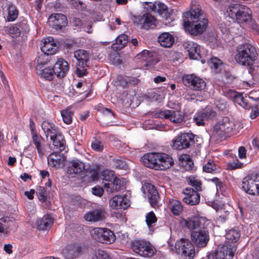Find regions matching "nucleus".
Instances as JSON below:
<instances>
[{"label": "nucleus", "mask_w": 259, "mask_h": 259, "mask_svg": "<svg viewBox=\"0 0 259 259\" xmlns=\"http://www.w3.org/2000/svg\"><path fill=\"white\" fill-rule=\"evenodd\" d=\"M203 222L204 220L202 218L194 217L186 220L185 224L189 230L193 231L204 228L203 224Z\"/></svg>", "instance_id": "28"}, {"label": "nucleus", "mask_w": 259, "mask_h": 259, "mask_svg": "<svg viewBox=\"0 0 259 259\" xmlns=\"http://www.w3.org/2000/svg\"><path fill=\"white\" fill-rule=\"evenodd\" d=\"M195 136L192 133H183L172 140V148L177 150L190 148L194 144Z\"/></svg>", "instance_id": "8"}, {"label": "nucleus", "mask_w": 259, "mask_h": 259, "mask_svg": "<svg viewBox=\"0 0 259 259\" xmlns=\"http://www.w3.org/2000/svg\"><path fill=\"white\" fill-rule=\"evenodd\" d=\"M51 56L43 53L36 59V63L38 66H43L50 60Z\"/></svg>", "instance_id": "48"}, {"label": "nucleus", "mask_w": 259, "mask_h": 259, "mask_svg": "<svg viewBox=\"0 0 259 259\" xmlns=\"http://www.w3.org/2000/svg\"><path fill=\"white\" fill-rule=\"evenodd\" d=\"M242 188L248 194L259 195V181L250 177H246L242 182Z\"/></svg>", "instance_id": "15"}, {"label": "nucleus", "mask_w": 259, "mask_h": 259, "mask_svg": "<svg viewBox=\"0 0 259 259\" xmlns=\"http://www.w3.org/2000/svg\"><path fill=\"white\" fill-rule=\"evenodd\" d=\"M54 148L53 150L54 151H58L59 153L63 151L65 148V141L63 139V137L61 135H58V133L53 137L52 139Z\"/></svg>", "instance_id": "30"}, {"label": "nucleus", "mask_w": 259, "mask_h": 259, "mask_svg": "<svg viewBox=\"0 0 259 259\" xmlns=\"http://www.w3.org/2000/svg\"><path fill=\"white\" fill-rule=\"evenodd\" d=\"M246 150L243 146H241L238 149V156L241 159H243L246 157Z\"/></svg>", "instance_id": "62"}, {"label": "nucleus", "mask_w": 259, "mask_h": 259, "mask_svg": "<svg viewBox=\"0 0 259 259\" xmlns=\"http://www.w3.org/2000/svg\"><path fill=\"white\" fill-rule=\"evenodd\" d=\"M135 58L145 62V66L152 67L158 62L155 53L147 50H144L136 55Z\"/></svg>", "instance_id": "20"}, {"label": "nucleus", "mask_w": 259, "mask_h": 259, "mask_svg": "<svg viewBox=\"0 0 259 259\" xmlns=\"http://www.w3.org/2000/svg\"><path fill=\"white\" fill-rule=\"evenodd\" d=\"M145 219L146 224L149 227H152L157 221V217L153 211L148 213L145 217Z\"/></svg>", "instance_id": "46"}, {"label": "nucleus", "mask_w": 259, "mask_h": 259, "mask_svg": "<svg viewBox=\"0 0 259 259\" xmlns=\"http://www.w3.org/2000/svg\"><path fill=\"white\" fill-rule=\"evenodd\" d=\"M9 32L10 34H14L16 36H19L20 34V30L17 26H13L9 29Z\"/></svg>", "instance_id": "60"}, {"label": "nucleus", "mask_w": 259, "mask_h": 259, "mask_svg": "<svg viewBox=\"0 0 259 259\" xmlns=\"http://www.w3.org/2000/svg\"><path fill=\"white\" fill-rule=\"evenodd\" d=\"M229 16L239 23L250 22L252 11L246 6L238 4H231L227 9Z\"/></svg>", "instance_id": "3"}, {"label": "nucleus", "mask_w": 259, "mask_h": 259, "mask_svg": "<svg viewBox=\"0 0 259 259\" xmlns=\"http://www.w3.org/2000/svg\"><path fill=\"white\" fill-rule=\"evenodd\" d=\"M203 170L206 172H212L216 169V166L213 162L208 161L203 167Z\"/></svg>", "instance_id": "55"}, {"label": "nucleus", "mask_w": 259, "mask_h": 259, "mask_svg": "<svg viewBox=\"0 0 259 259\" xmlns=\"http://www.w3.org/2000/svg\"><path fill=\"white\" fill-rule=\"evenodd\" d=\"M184 46L185 50L188 52L190 59L199 60L201 58L200 55L199 48L198 47L197 44L193 42H188L185 43Z\"/></svg>", "instance_id": "29"}, {"label": "nucleus", "mask_w": 259, "mask_h": 259, "mask_svg": "<svg viewBox=\"0 0 259 259\" xmlns=\"http://www.w3.org/2000/svg\"><path fill=\"white\" fill-rule=\"evenodd\" d=\"M158 153H149L141 158V161L146 167L157 170Z\"/></svg>", "instance_id": "25"}, {"label": "nucleus", "mask_w": 259, "mask_h": 259, "mask_svg": "<svg viewBox=\"0 0 259 259\" xmlns=\"http://www.w3.org/2000/svg\"><path fill=\"white\" fill-rule=\"evenodd\" d=\"M257 57L256 48L250 43H242L236 48L234 59L236 63L240 65L249 66L251 69Z\"/></svg>", "instance_id": "2"}, {"label": "nucleus", "mask_w": 259, "mask_h": 259, "mask_svg": "<svg viewBox=\"0 0 259 259\" xmlns=\"http://www.w3.org/2000/svg\"><path fill=\"white\" fill-rule=\"evenodd\" d=\"M36 223L39 229L44 230L51 226L53 223V219L50 215H46L39 219Z\"/></svg>", "instance_id": "33"}, {"label": "nucleus", "mask_w": 259, "mask_h": 259, "mask_svg": "<svg viewBox=\"0 0 259 259\" xmlns=\"http://www.w3.org/2000/svg\"><path fill=\"white\" fill-rule=\"evenodd\" d=\"M41 127L47 138L50 136V139H52L53 137L55 136L56 133H58V130L55 125L47 121H44L42 123Z\"/></svg>", "instance_id": "31"}, {"label": "nucleus", "mask_w": 259, "mask_h": 259, "mask_svg": "<svg viewBox=\"0 0 259 259\" xmlns=\"http://www.w3.org/2000/svg\"><path fill=\"white\" fill-rule=\"evenodd\" d=\"M177 253L181 254L184 259H192L195 256V247L192 243L187 239H182L175 244Z\"/></svg>", "instance_id": "9"}, {"label": "nucleus", "mask_w": 259, "mask_h": 259, "mask_svg": "<svg viewBox=\"0 0 259 259\" xmlns=\"http://www.w3.org/2000/svg\"><path fill=\"white\" fill-rule=\"evenodd\" d=\"M92 193L99 197H101L103 195L104 190L102 188L99 186H96L92 188Z\"/></svg>", "instance_id": "58"}, {"label": "nucleus", "mask_w": 259, "mask_h": 259, "mask_svg": "<svg viewBox=\"0 0 259 259\" xmlns=\"http://www.w3.org/2000/svg\"><path fill=\"white\" fill-rule=\"evenodd\" d=\"M74 57L76 59L75 74L79 77L87 75L90 65L89 53L84 50H78L74 52Z\"/></svg>", "instance_id": "4"}, {"label": "nucleus", "mask_w": 259, "mask_h": 259, "mask_svg": "<svg viewBox=\"0 0 259 259\" xmlns=\"http://www.w3.org/2000/svg\"><path fill=\"white\" fill-rule=\"evenodd\" d=\"M234 123L227 117H224L214 126L212 130L213 136L219 139L224 138L233 131Z\"/></svg>", "instance_id": "6"}, {"label": "nucleus", "mask_w": 259, "mask_h": 259, "mask_svg": "<svg viewBox=\"0 0 259 259\" xmlns=\"http://www.w3.org/2000/svg\"><path fill=\"white\" fill-rule=\"evenodd\" d=\"M36 193L37 194L38 198L40 200L42 201H45L47 199V191L45 187H39L38 188Z\"/></svg>", "instance_id": "50"}, {"label": "nucleus", "mask_w": 259, "mask_h": 259, "mask_svg": "<svg viewBox=\"0 0 259 259\" xmlns=\"http://www.w3.org/2000/svg\"><path fill=\"white\" fill-rule=\"evenodd\" d=\"M191 239L196 247L203 248L206 246L209 240V232L205 228L193 231L191 233Z\"/></svg>", "instance_id": "10"}, {"label": "nucleus", "mask_w": 259, "mask_h": 259, "mask_svg": "<svg viewBox=\"0 0 259 259\" xmlns=\"http://www.w3.org/2000/svg\"><path fill=\"white\" fill-rule=\"evenodd\" d=\"M134 23L141 25L142 28L148 30L154 29L158 24V21L154 16L149 13H145L142 15L134 17Z\"/></svg>", "instance_id": "11"}, {"label": "nucleus", "mask_w": 259, "mask_h": 259, "mask_svg": "<svg viewBox=\"0 0 259 259\" xmlns=\"http://www.w3.org/2000/svg\"><path fill=\"white\" fill-rule=\"evenodd\" d=\"M234 102L240 105L241 106L243 107L244 108H245L246 109H249L251 107V106H250L247 103V101L246 98H245L242 94L239 93L238 94V95L236 96V98H235L234 100L233 101Z\"/></svg>", "instance_id": "38"}, {"label": "nucleus", "mask_w": 259, "mask_h": 259, "mask_svg": "<svg viewBox=\"0 0 259 259\" xmlns=\"http://www.w3.org/2000/svg\"><path fill=\"white\" fill-rule=\"evenodd\" d=\"M188 183L190 185L194 187L197 192L201 191V182L196 177L190 176L188 178Z\"/></svg>", "instance_id": "44"}, {"label": "nucleus", "mask_w": 259, "mask_h": 259, "mask_svg": "<svg viewBox=\"0 0 259 259\" xmlns=\"http://www.w3.org/2000/svg\"><path fill=\"white\" fill-rule=\"evenodd\" d=\"M68 1L77 10H82L84 8V4L79 0H68Z\"/></svg>", "instance_id": "52"}, {"label": "nucleus", "mask_w": 259, "mask_h": 259, "mask_svg": "<svg viewBox=\"0 0 259 259\" xmlns=\"http://www.w3.org/2000/svg\"><path fill=\"white\" fill-rule=\"evenodd\" d=\"M128 40V38L127 35L120 34L116 38V42L113 44V48L116 50H120L125 46Z\"/></svg>", "instance_id": "34"}, {"label": "nucleus", "mask_w": 259, "mask_h": 259, "mask_svg": "<svg viewBox=\"0 0 259 259\" xmlns=\"http://www.w3.org/2000/svg\"><path fill=\"white\" fill-rule=\"evenodd\" d=\"M158 42L162 47H170L174 42V38L168 33H162L158 38Z\"/></svg>", "instance_id": "32"}, {"label": "nucleus", "mask_w": 259, "mask_h": 259, "mask_svg": "<svg viewBox=\"0 0 259 259\" xmlns=\"http://www.w3.org/2000/svg\"><path fill=\"white\" fill-rule=\"evenodd\" d=\"M8 15L7 19L8 21H13L18 17V11L13 6H10L8 9Z\"/></svg>", "instance_id": "45"}, {"label": "nucleus", "mask_w": 259, "mask_h": 259, "mask_svg": "<svg viewBox=\"0 0 259 259\" xmlns=\"http://www.w3.org/2000/svg\"><path fill=\"white\" fill-rule=\"evenodd\" d=\"M235 249L231 245L223 244L219 247L216 252L210 253L208 258L216 259H232Z\"/></svg>", "instance_id": "13"}, {"label": "nucleus", "mask_w": 259, "mask_h": 259, "mask_svg": "<svg viewBox=\"0 0 259 259\" xmlns=\"http://www.w3.org/2000/svg\"><path fill=\"white\" fill-rule=\"evenodd\" d=\"M61 113L63 121L65 123L69 124L71 123L73 113L71 110L70 108H67V109L62 110Z\"/></svg>", "instance_id": "39"}, {"label": "nucleus", "mask_w": 259, "mask_h": 259, "mask_svg": "<svg viewBox=\"0 0 259 259\" xmlns=\"http://www.w3.org/2000/svg\"><path fill=\"white\" fill-rule=\"evenodd\" d=\"M170 207L172 213L176 215H179L183 211L181 203L177 200H173L171 202Z\"/></svg>", "instance_id": "37"}, {"label": "nucleus", "mask_w": 259, "mask_h": 259, "mask_svg": "<svg viewBox=\"0 0 259 259\" xmlns=\"http://www.w3.org/2000/svg\"><path fill=\"white\" fill-rule=\"evenodd\" d=\"M59 153L58 151H54L52 153L50 154L48 157V162L50 164H53V166H56V165L58 163H59L60 161L61 160L60 158H54V156L55 157L57 156V154Z\"/></svg>", "instance_id": "49"}, {"label": "nucleus", "mask_w": 259, "mask_h": 259, "mask_svg": "<svg viewBox=\"0 0 259 259\" xmlns=\"http://www.w3.org/2000/svg\"><path fill=\"white\" fill-rule=\"evenodd\" d=\"M240 231L235 229L230 230L226 234V239L232 242H237L240 238Z\"/></svg>", "instance_id": "36"}, {"label": "nucleus", "mask_w": 259, "mask_h": 259, "mask_svg": "<svg viewBox=\"0 0 259 259\" xmlns=\"http://www.w3.org/2000/svg\"><path fill=\"white\" fill-rule=\"evenodd\" d=\"M201 111L206 121L213 119L217 116V112L211 108H207Z\"/></svg>", "instance_id": "43"}, {"label": "nucleus", "mask_w": 259, "mask_h": 259, "mask_svg": "<svg viewBox=\"0 0 259 259\" xmlns=\"http://www.w3.org/2000/svg\"><path fill=\"white\" fill-rule=\"evenodd\" d=\"M104 187L108 193H113L115 192V190H114V185L112 182L105 183Z\"/></svg>", "instance_id": "59"}, {"label": "nucleus", "mask_w": 259, "mask_h": 259, "mask_svg": "<svg viewBox=\"0 0 259 259\" xmlns=\"http://www.w3.org/2000/svg\"><path fill=\"white\" fill-rule=\"evenodd\" d=\"M91 234L94 239L102 243L110 244L115 240L114 233L107 228H95L91 231Z\"/></svg>", "instance_id": "7"}, {"label": "nucleus", "mask_w": 259, "mask_h": 259, "mask_svg": "<svg viewBox=\"0 0 259 259\" xmlns=\"http://www.w3.org/2000/svg\"><path fill=\"white\" fill-rule=\"evenodd\" d=\"M91 146L93 149L97 151H101L104 148V144L97 140L92 142Z\"/></svg>", "instance_id": "53"}, {"label": "nucleus", "mask_w": 259, "mask_h": 259, "mask_svg": "<svg viewBox=\"0 0 259 259\" xmlns=\"http://www.w3.org/2000/svg\"><path fill=\"white\" fill-rule=\"evenodd\" d=\"M155 117L168 119L174 123H180L183 121L184 116L179 111L172 110H165L155 114Z\"/></svg>", "instance_id": "16"}, {"label": "nucleus", "mask_w": 259, "mask_h": 259, "mask_svg": "<svg viewBox=\"0 0 259 259\" xmlns=\"http://www.w3.org/2000/svg\"><path fill=\"white\" fill-rule=\"evenodd\" d=\"M183 20L185 30L192 35L202 34L206 30L208 23L200 6L196 2H192L190 11L183 14Z\"/></svg>", "instance_id": "1"}, {"label": "nucleus", "mask_w": 259, "mask_h": 259, "mask_svg": "<svg viewBox=\"0 0 259 259\" xmlns=\"http://www.w3.org/2000/svg\"><path fill=\"white\" fill-rule=\"evenodd\" d=\"M132 249L139 255L149 257L152 256L155 253V248L149 242L144 240H133L131 243Z\"/></svg>", "instance_id": "5"}, {"label": "nucleus", "mask_w": 259, "mask_h": 259, "mask_svg": "<svg viewBox=\"0 0 259 259\" xmlns=\"http://www.w3.org/2000/svg\"><path fill=\"white\" fill-rule=\"evenodd\" d=\"M82 252V248L78 244L74 243L68 245L62 250L63 256L67 259H73Z\"/></svg>", "instance_id": "21"}, {"label": "nucleus", "mask_w": 259, "mask_h": 259, "mask_svg": "<svg viewBox=\"0 0 259 259\" xmlns=\"http://www.w3.org/2000/svg\"><path fill=\"white\" fill-rule=\"evenodd\" d=\"M112 182H114V183L116 184V188H118L119 191L124 188L123 183L122 182L121 180L117 178V177H116Z\"/></svg>", "instance_id": "63"}, {"label": "nucleus", "mask_w": 259, "mask_h": 259, "mask_svg": "<svg viewBox=\"0 0 259 259\" xmlns=\"http://www.w3.org/2000/svg\"><path fill=\"white\" fill-rule=\"evenodd\" d=\"M84 163L78 160H73L69 162V165L66 167V172L69 175H76L80 174L84 170Z\"/></svg>", "instance_id": "27"}, {"label": "nucleus", "mask_w": 259, "mask_h": 259, "mask_svg": "<svg viewBox=\"0 0 259 259\" xmlns=\"http://www.w3.org/2000/svg\"><path fill=\"white\" fill-rule=\"evenodd\" d=\"M230 168L231 169H236L238 168H241L243 167V163L238 161H234L230 163L229 164Z\"/></svg>", "instance_id": "61"}, {"label": "nucleus", "mask_w": 259, "mask_h": 259, "mask_svg": "<svg viewBox=\"0 0 259 259\" xmlns=\"http://www.w3.org/2000/svg\"><path fill=\"white\" fill-rule=\"evenodd\" d=\"M40 74L42 77L48 80L53 79L55 75L53 68H45L40 71Z\"/></svg>", "instance_id": "41"}, {"label": "nucleus", "mask_w": 259, "mask_h": 259, "mask_svg": "<svg viewBox=\"0 0 259 259\" xmlns=\"http://www.w3.org/2000/svg\"><path fill=\"white\" fill-rule=\"evenodd\" d=\"M53 69L58 77H64L69 70L68 63L63 59H60L55 64Z\"/></svg>", "instance_id": "24"}, {"label": "nucleus", "mask_w": 259, "mask_h": 259, "mask_svg": "<svg viewBox=\"0 0 259 259\" xmlns=\"http://www.w3.org/2000/svg\"><path fill=\"white\" fill-rule=\"evenodd\" d=\"M183 81L185 85L195 90L202 91L206 87V83L202 78L193 74L186 75L183 78Z\"/></svg>", "instance_id": "14"}, {"label": "nucleus", "mask_w": 259, "mask_h": 259, "mask_svg": "<svg viewBox=\"0 0 259 259\" xmlns=\"http://www.w3.org/2000/svg\"><path fill=\"white\" fill-rule=\"evenodd\" d=\"M224 93L227 98L232 100L233 101L234 100L236 96H237L238 94V92L231 89H227L224 91Z\"/></svg>", "instance_id": "56"}, {"label": "nucleus", "mask_w": 259, "mask_h": 259, "mask_svg": "<svg viewBox=\"0 0 259 259\" xmlns=\"http://www.w3.org/2000/svg\"><path fill=\"white\" fill-rule=\"evenodd\" d=\"M110 206L113 209H125L128 206V201L125 197L116 195L109 201Z\"/></svg>", "instance_id": "26"}, {"label": "nucleus", "mask_w": 259, "mask_h": 259, "mask_svg": "<svg viewBox=\"0 0 259 259\" xmlns=\"http://www.w3.org/2000/svg\"><path fill=\"white\" fill-rule=\"evenodd\" d=\"M223 64V62L218 58H212L210 62L211 67L218 69Z\"/></svg>", "instance_id": "54"}, {"label": "nucleus", "mask_w": 259, "mask_h": 259, "mask_svg": "<svg viewBox=\"0 0 259 259\" xmlns=\"http://www.w3.org/2000/svg\"><path fill=\"white\" fill-rule=\"evenodd\" d=\"M48 23L53 28L56 30L62 29L67 25L66 17L59 13L51 15L48 20Z\"/></svg>", "instance_id": "17"}, {"label": "nucleus", "mask_w": 259, "mask_h": 259, "mask_svg": "<svg viewBox=\"0 0 259 259\" xmlns=\"http://www.w3.org/2000/svg\"><path fill=\"white\" fill-rule=\"evenodd\" d=\"M92 259H109V256L104 250L98 249L94 250Z\"/></svg>", "instance_id": "47"}, {"label": "nucleus", "mask_w": 259, "mask_h": 259, "mask_svg": "<svg viewBox=\"0 0 259 259\" xmlns=\"http://www.w3.org/2000/svg\"><path fill=\"white\" fill-rule=\"evenodd\" d=\"M157 170H163L170 167L174 163L171 156L164 153H158Z\"/></svg>", "instance_id": "22"}, {"label": "nucleus", "mask_w": 259, "mask_h": 259, "mask_svg": "<svg viewBox=\"0 0 259 259\" xmlns=\"http://www.w3.org/2000/svg\"><path fill=\"white\" fill-rule=\"evenodd\" d=\"M185 196L183 201L187 204L195 205L199 204L200 200L199 193L191 188H186L183 190Z\"/></svg>", "instance_id": "18"}, {"label": "nucleus", "mask_w": 259, "mask_h": 259, "mask_svg": "<svg viewBox=\"0 0 259 259\" xmlns=\"http://www.w3.org/2000/svg\"><path fill=\"white\" fill-rule=\"evenodd\" d=\"M31 133L32 134V141L35 147L41 145L43 141L42 137L35 133L34 130L33 128H31Z\"/></svg>", "instance_id": "51"}, {"label": "nucleus", "mask_w": 259, "mask_h": 259, "mask_svg": "<svg viewBox=\"0 0 259 259\" xmlns=\"http://www.w3.org/2000/svg\"><path fill=\"white\" fill-rule=\"evenodd\" d=\"M107 212L104 209L99 208L87 212L84 216V219L91 222L104 221L107 217Z\"/></svg>", "instance_id": "19"}, {"label": "nucleus", "mask_w": 259, "mask_h": 259, "mask_svg": "<svg viewBox=\"0 0 259 259\" xmlns=\"http://www.w3.org/2000/svg\"><path fill=\"white\" fill-rule=\"evenodd\" d=\"M103 177V183H109L112 182L116 177L114 175V172L112 170H109L108 169L104 170L102 172Z\"/></svg>", "instance_id": "40"}, {"label": "nucleus", "mask_w": 259, "mask_h": 259, "mask_svg": "<svg viewBox=\"0 0 259 259\" xmlns=\"http://www.w3.org/2000/svg\"><path fill=\"white\" fill-rule=\"evenodd\" d=\"M42 42L40 49L44 53L52 55L56 53L58 47L53 37H49L44 39Z\"/></svg>", "instance_id": "23"}, {"label": "nucleus", "mask_w": 259, "mask_h": 259, "mask_svg": "<svg viewBox=\"0 0 259 259\" xmlns=\"http://www.w3.org/2000/svg\"><path fill=\"white\" fill-rule=\"evenodd\" d=\"M194 122L198 126L204 125L205 119L201 111L196 113L193 118Z\"/></svg>", "instance_id": "42"}, {"label": "nucleus", "mask_w": 259, "mask_h": 259, "mask_svg": "<svg viewBox=\"0 0 259 259\" xmlns=\"http://www.w3.org/2000/svg\"><path fill=\"white\" fill-rule=\"evenodd\" d=\"M142 190L148 197L149 202L153 208H158L159 205V195L156 188L150 183L144 184Z\"/></svg>", "instance_id": "12"}, {"label": "nucleus", "mask_w": 259, "mask_h": 259, "mask_svg": "<svg viewBox=\"0 0 259 259\" xmlns=\"http://www.w3.org/2000/svg\"><path fill=\"white\" fill-rule=\"evenodd\" d=\"M84 172L85 174L90 175V177L92 181H97L99 177V169L97 166H90L85 168Z\"/></svg>", "instance_id": "35"}, {"label": "nucleus", "mask_w": 259, "mask_h": 259, "mask_svg": "<svg viewBox=\"0 0 259 259\" xmlns=\"http://www.w3.org/2000/svg\"><path fill=\"white\" fill-rule=\"evenodd\" d=\"M113 162L114 166L117 169L124 168L126 166L125 163L120 159H113Z\"/></svg>", "instance_id": "57"}, {"label": "nucleus", "mask_w": 259, "mask_h": 259, "mask_svg": "<svg viewBox=\"0 0 259 259\" xmlns=\"http://www.w3.org/2000/svg\"><path fill=\"white\" fill-rule=\"evenodd\" d=\"M167 9V6L164 4L158 3L157 4V8L156 7V11L159 14Z\"/></svg>", "instance_id": "64"}]
</instances>
